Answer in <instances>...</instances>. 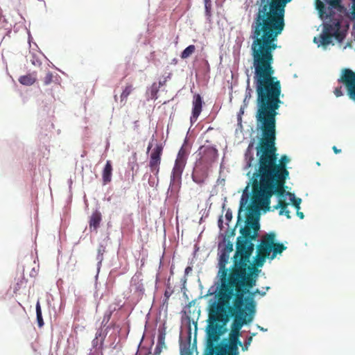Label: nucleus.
Wrapping results in <instances>:
<instances>
[{
    "instance_id": "obj_4",
    "label": "nucleus",
    "mask_w": 355,
    "mask_h": 355,
    "mask_svg": "<svg viewBox=\"0 0 355 355\" xmlns=\"http://www.w3.org/2000/svg\"><path fill=\"white\" fill-rule=\"evenodd\" d=\"M315 8L324 22L322 33L318 37H314L313 42L324 49L329 44H334L333 38L342 42L349 26L347 10L342 4V0H325V3L316 0Z\"/></svg>"
},
{
    "instance_id": "obj_18",
    "label": "nucleus",
    "mask_w": 355,
    "mask_h": 355,
    "mask_svg": "<svg viewBox=\"0 0 355 355\" xmlns=\"http://www.w3.org/2000/svg\"><path fill=\"white\" fill-rule=\"evenodd\" d=\"M10 312L15 320H19L21 317H24L26 315L24 308L20 303L13 306L10 309Z\"/></svg>"
},
{
    "instance_id": "obj_23",
    "label": "nucleus",
    "mask_w": 355,
    "mask_h": 355,
    "mask_svg": "<svg viewBox=\"0 0 355 355\" xmlns=\"http://www.w3.org/2000/svg\"><path fill=\"white\" fill-rule=\"evenodd\" d=\"M133 89L132 85L131 84H128L121 94V102H124L125 103L128 96L132 93Z\"/></svg>"
},
{
    "instance_id": "obj_40",
    "label": "nucleus",
    "mask_w": 355,
    "mask_h": 355,
    "mask_svg": "<svg viewBox=\"0 0 355 355\" xmlns=\"http://www.w3.org/2000/svg\"><path fill=\"white\" fill-rule=\"evenodd\" d=\"M192 178L193 180L198 184H200L204 182L203 179H200L198 178L196 172L192 175Z\"/></svg>"
},
{
    "instance_id": "obj_36",
    "label": "nucleus",
    "mask_w": 355,
    "mask_h": 355,
    "mask_svg": "<svg viewBox=\"0 0 355 355\" xmlns=\"http://www.w3.org/2000/svg\"><path fill=\"white\" fill-rule=\"evenodd\" d=\"M252 341V337L250 336L248 337L246 340L245 341L244 345H242V349L243 351L247 350L248 347L250 345Z\"/></svg>"
},
{
    "instance_id": "obj_31",
    "label": "nucleus",
    "mask_w": 355,
    "mask_h": 355,
    "mask_svg": "<svg viewBox=\"0 0 355 355\" xmlns=\"http://www.w3.org/2000/svg\"><path fill=\"white\" fill-rule=\"evenodd\" d=\"M205 13L208 17L211 16V0H204Z\"/></svg>"
},
{
    "instance_id": "obj_19",
    "label": "nucleus",
    "mask_w": 355,
    "mask_h": 355,
    "mask_svg": "<svg viewBox=\"0 0 355 355\" xmlns=\"http://www.w3.org/2000/svg\"><path fill=\"white\" fill-rule=\"evenodd\" d=\"M269 257L270 256H268L263 253L257 251V255L254 258V263L252 264L250 262L249 265L254 266L255 268L259 270L257 267H261L263 265L266 259Z\"/></svg>"
},
{
    "instance_id": "obj_37",
    "label": "nucleus",
    "mask_w": 355,
    "mask_h": 355,
    "mask_svg": "<svg viewBox=\"0 0 355 355\" xmlns=\"http://www.w3.org/2000/svg\"><path fill=\"white\" fill-rule=\"evenodd\" d=\"M334 94L336 97H340L343 95V91H342V86H339L335 88L334 91Z\"/></svg>"
},
{
    "instance_id": "obj_3",
    "label": "nucleus",
    "mask_w": 355,
    "mask_h": 355,
    "mask_svg": "<svg viewBox=\"0 0 355 355\" xmlns=\"http://www.w3.org/2000/svg\"><path fill=\"white\" fill-rule=\"evenodd\" d=\"M291 0H260L252 24V61L274 62L273 51L285 22V7Z\"/></svg>"
},
{
    "instance_id": "obj_9",
    "label": "nucleus",
    "mask_w": 355,
    "mask_h": 355,
    "mask_svg": "<svg viewBox=\"0 0 355 355\" xmlns=\"http://www.w3.org/2000/svg\"><path fill=\"white\" fill-rule=\"evenodd\" d=\"M338 82L345 87L349 98L355 103V72L350 69H343Z\"/></svg>"
},
{
    "instance_id": "obj_20",
    "label": "nucleus",
    "mask_w": 355,
    "mask_h": 355,
    "mask_svg": "<svg viewBox=\"0 0 355 355\" xmlns=\"http://www.w3.org/2000/svg\"><path fill=\"white\" fill-rule=\"evenodd\" d=\"M36 79L37 78L35 76L29 73L25 76H20L19 78V82L24 85L30 86L35 83Z\"/></svg>"
},
{
    "instance_id": "obj_22",
    "label": "nucleus",
    "mask_w": 355,
    "mask_h": 355,
    "mask_svg": "<svg viewBox=\"0 0 355 355\" xmlns=\"http://www.w3.org/2000/svg\"><path fill=\"white\" fill-rule=\"evenodd\" d=\"M286 249V247L280 243H275L273 244L272 255L270 257L271 259H273L276 257L278 254H281L284 250Z\"/></svg>"
},
{
    "instance_id": "obj_49",
    "label": "nucleus",
    "mask_w": 355,
    "mask_h": 355,
    "mask_svg": "<svg viewBox=\"0 0 355 355\" xmlns=\"http://www.w3.org/2000/svg\"><path fill=\"white\" fill-rule=\"evenodd\" d=\"M270 289L269 286L266 287V291H268Z\"/></svg>"
},
{
    "instance_id": "obj_46",
    "label": "nucleus",
    "mask_w": 355,
    "mask_h": 355,
    "mask_svg": "<svg viewBox=\"0 0 355 355\" xmlns=\"http://www.w3.org/2000/svg\"><path fill=\"white\" fill-rule=\"evenodd\" d=\"M225 218L227 220H230L232 218V213L227 211L225 214Z\"/></svg>"
},
{
    "instance_id": "obj_28",
    "label": "nucleus",
    "mask_w": 355,
    "mask_h": 355,
    "mask_svg": "<svg viewBox=\"0 0 355 355\" xmlns=\"http://www.w3.org/2000/svg\"><path fill=\"white\" fill-rule=\"evenodd\" d=\"M165 336L166 332L164 330H159V334L157 338V344L158 345L166 347L165 345Z\"/></svg>"
},
{
    "instance_id": "obj_32",
    "label": "nucleus",
    "mask_w": 355,
    "mask_h": 355,
    "mask_svg": "<svg viewBox=\"0 0 355 355\" xmlns=\"http://www.w3.org/2000/svg\"><path fill=\"white\" fill-rule=\"evenodd\" d=\"M248 196L247 197H244V196L243 195L241 199V201H240V207H239V214L243 211V209L245 208V205L247 204L248 202Z\"/></svg>"
},
{
    "instance_id": "obj_47",
    "label": "nucleus",
    "mask_w": 355,
    "mask_h": 355,
    "mask_svg": "<svg viewBox=\"0 0 355 355\" xmlns=\"http://www.w3.org/2000/svg\"><path fill=\"white\" fill-rule=\"evenodd\" d=\"M284 214L286 215V216L288 218H291V216H290V211L288 210H286L284 213Z\"/></svg>"
},
{
    "instance_id": "obj_39",
    "label": "nucleus",
    "mask_w": 355,
    "mask_h": 355,
    "mask_svg": "<svg viewBox=\"0 0 355 355\" xmlns=\"http://www.w3.org/2000/svg\"><path fill=\"white\" fill-rule=\"evenodd\" d=\"M136 291H139V293H141L143 294L144 292V286H143V284L141 283V282H138L137 284H136Z\"/></svg>"
},
{
    "instance_id": "obj_12",
    "label": "nucleus",
    "mask_w": 355,
    "mask_h": 355,
    "mask_svg": "<svg viewBox=\"0 0 355 355\" xmlns=\"http://www.w3.org/2000/svg\"><path fill=\"white\" fill-rule=\"evenodd\" d=\"M275 237L276 234L275 232H270L263 235L260 243L257 247V251L270 256L272 250Z\"/></svg>"
},
{
    "instance_id": "obj_17",
    "label": "nucleus",
    "mask_w": 355,
    "mask_h": 355,
    "mask_svg": "<svg viewBox=\"0 0 355 355\" xmlns=\"http://www.w3.org/2000/svg\"><path fill=\"white\" fill-rule=\"evenodd\" d=\"M112 166L110 160L106 162L105 166L102 173V179L103 184L110 183L112 180Z\"/></svg>"
},
{
    "instance_id": "obj_29",
    "label": "nucleus",
    "mask_w": 355,
    "mask_h": 355,
    "mask_svg": "<svg viewBox=\"0 0 355 355\" xmlns=\"http://www.w3.org/2000/svg\"><path fill=\"white\" fill-rule=\"evenodd\" d=\"M288 194L290 196H293V198H291L293 205L295 207V208L296 209L297 211L300 210V205L302 202V200L299 198H295L294 194H292L291 193H288Z\"/></svg>"
},
{
    "instance_id": "obj_38",
    "label": "nucleus",
    "mask_w": 355,
    "mask_h": 355,
    "mask_svg": "<svg viewBox=\"0 0 355 355\" xmlns=\"http://www.w3.org/2000/svg\"><path fill=\"white\" fill-rule=\"evenodd\" d=\"M111 315H112V312H108V313H106L104 316H103V321H102V324H103L104 325H105L110 320V318H111Z\"/></svg>"
},
{
    "instance_id": "obj_21",
    "label": "nucleus",
    "mask_w": 355,
    "mask_h": 355,
    "mask_svg": "<svg viewBox=\"0 0 355 355\" xmlns=\"http://www.w3.org/2000/svg\"><path fill=\"white\" fill-rule=\"evenodd\" d=\"M238 345L242 346L240 340H230V344L227 345L228 355H238Z\"/></svg>"
},
{
    "instance_id": "obj_5",
    "label": "nucleus",
    "mask_w": 355,
    "mask_h": 355,
    "mask_svg": "<svg viewBox=\"0 0 355 355\" xmlns=\"http://www.w3.org/2000/svg\"><path fill=\"white\" fill-rule=\"evenodd\" d=\"M226 306L213 303L209 309L207 327V355H228L227 345L217 346L220 336L223 333V327L228 321Z\"/></svg>"
},
{
    "instance_id": "obj_48",
    "label": "nucleus",
    "mask_w": 355,
    "mask_h": 355,
    "mask_svg": "<svg viewBox=\"0 0 355 355\" xmlns=\"http://www.w3.org/2000/svg\"><path fill=\"white\" fill-rule=\"evenodd\" d=\"M151 147H152V144H150L148 145V146L147 150H148V151H149V150L151 148Z\"/></svg>"
},
{
    "instance_id": "obj_1",
    "label": "nucleus",
    "mask_w": 355,
    "mask_h": 355,
    "mask_svg": "<svg viewBox=\"0 0 355 355\" xmlns=\"http://www.w3.org/2000/svg\"><path fill=\"white\" fill-rule=\"evenodd\" d=\"M272 64L271 62L252 61L257 94L256 116L262 131V138L257 148L258 168L256 172L274 174L280 179L289 175L286 165L290 159L284 155L278 159L275 146L277 111L282 101L280 99L281 83L274 76L275 71Z\"/></svg>"
},
{
    "instance_id": "obj_35",
    "label": "nucleus",
    "mask_w": 355,
    "mask_h": 355,
    "mask_svg": "<svg viewBox=\"0 0 355 355\" xmlns=\"http://www.w3.org/2000/svg\"><path fill=\"white\" fill-rule=\"evenodd\" d=\"M173 293V291L171 289L170 287H168L165 292H164V303H166L169 299V297H171V295H172Z\"/></svg>"
},
{
    "instance_id": "obj_11",
    "label": "nucleus",
    "mask_w": 355,
    "mask_h": 355,
    "mask_svg": "<svg viewBox=\"0 0 355 355\" xmlns=\"http://www.w3.org/2000/svg\"><path fill=\"white\" fill-rule=\"evenodd\" d=\"M163 153L162 145H157L152 150L150 155L149 168L151 173L155 176L158 177L159 173V166L161 164V157Z\"/></svg>"
},
{
    "instance_id": "obj_14",
    "label": "nucleus",
    "mask_w": 355,
    "mask_h": 355,
    "mask_svg": "<svg viewBox=\"0 0 355 355\" xmlns=\"http://www.w3.org/2000/svg\"><path fill=\"white\" fill-rule=\"evenodd\" d=\"M266 291H260L259 289H256L253 292H250V289L245 294H248V296L245 297V295H243V300H244V305L243 308L248 312L252 313L253 315H254L255 313V302L254 300V297L256 294H259L261 296H264L266 295Z\"/></svg>"
},
{
    "instance_id": "obj_26",
    "label": "nucleus",
    "mask_w": 355,
    "mask_h": 355,
    "mask_svg": "<svg viewBox=\"0 0 355 355\" xmlns=\"http://www.w3.org/2000/svg\"><path fill=\"white\" fill-rule=\"evenodd\" d=\"M36 315H37V320L38 323V326L42 327L44 325V320L42 315V310L40 302L37 301L36 304Z\"/></svg>"
},
{
    "instance_id": "obj_45",
    "label": "nucleus",
    "mask_w": 355,
    "mask_h": 355,
    "mask_svg": "<svg viewBox=\"0 0 355 355\" xmlns=\"http://www.w3.org/2000/svg\"><path fill=\"white\" fill-rule=\"evenodd\" d=\"M297 215L300 219H303L304 218V215L303 212L300 211L299 210L297 211Z\"/></svg>"
},
{
    "instance_id": "obj_30",
    "label": "nucleus",
    "mask_w": 355,
    "mask_h": 355,
    "mask_svg": "<svg viewBox=\"0 0 355 355\" xmlns=\"http://www.w3.org/2000/svg\"><path fill=\"white\" fill-rule=\"evenodd\" d=\"M53 75L51 72L49 71L46 73L43 78V83L44 85H49L53 82Z\"/></svg>"
},
{
    "instance_id": "obj_50",
    "label": "nucleus",
    "mask_w": 355,
    "mask_h": 355,
    "mask_svg": "<svg viewBox=\"0 0 355 355\" xmlns=\"http://www.w3.org/2000/svg\"><path fill=\"white\" fill-rule=\"evenodd\" d=\"M186 355H191V353H188V354H186Z\"/></svg>"
},
{
    "instance_id": "obj_16",
    "label": "nucleus",
    "mask_w": 355,
    "mask_h": 355,
    "mask_svg": "<svg viewBox=\"0 0 355 355\" xmlns=\"http://www.w3.org/2000/svg\"><path fill=\"white\" fill-rule=\"evenodd\" d=\"M101 220H102L101 213L98 210H96L95 211H94L89 218V224L90 229H93L94 231H95L96 232L98 228L100 226Z\"/></svg>"
},
{
    "instance_id": "obj_10",
    "label": "nucleus",
    "mask_w": 355,
    "mask_h": 355,
    "mask_svg": "<svg viewBox=\"0 0 355 355\" xmlns=\"http://www.w3.org/2000/svg\"><path fill=\"white\" fill-rule=\"evenodd\" d=\"M198 153L200 156L199 162L205 164L206 166H211L216 162L218 157V150L211 146H202L198 149Z\"/></svg>"
},
{
    "instance_id": "obj_33",
    "label": "nucleus",
    "mask_w": 355,
    "mask_h": 355,
    "mask_svg": "<svg viewBox=\"0 0 355 355\" xmlns=\"http://www.w3.org/2000/svg\"><path fill=\"white\" fill-rule=\"evenodd\" d=\"M25 281L24 278H21L17 282L15 286L14 287V293H17V291L21 288V287L24 284Z\"/></svg>"
},
{
    "instance_id": "obj_6",
    "label": "nucleus",
    "mask_w": 355,
    "mask_h": 355,
    "mask_svg": "<svg viewBox=\"0 0 355 355\" xmlns=\"http://www.w3.org/2000/svg\"><path fill=\"white\" fill-rule=\"evenodd\" d=\"M257 183L252 182V196L251 203L246 207L245 225L240 230V239H244L248 242L255 241L259 230V223L260 209L269 210L270 204H266L263 195L257 189Z\"/></svg>"
},
{
    "instance_id": "obj_8",
    "label": "nucleus",
    "mask_w": 355,
    "mask_h": 355,
    "mask_svg": "<svg viewBox=\"0 0 355 355\" xmlns=\"http://www.w3.org/2000/svg\"><path fill=\"white\" fill-rule=\"evenodd\" d=\"M275 175L259 172H254L252 175V182L257 183V189L265 198L266 204H270V199L274 193L282 196L285 192L284 185L288 177L279 179Z\"/></svg>"
},
{
    "instance_id": "obj_25",
    "label": "nucleus",
    "mask_w": 355,
    "mask_h": 355,
    "mask_svg": "<svg viewBox=\"0 0 355 355\" xmlns=\"http://www.w3.org/2000/svg\"><path fill=\"white\" fill-rule=\"evenodd\" d=\"M187 150L184 148V146H182L178 153L177 158L175 160L187 163Z\"/></svg>"
},
{
    "instance_id": "obj_24",
    "label": "nucleus",
    "mask_w": 355,
    "mask_h": 355,
    "mask_svg": "<svg viewBox=\"0 0 355 355\" xmlns=\"http://www.w3.org/2000/svg\"><path fill=\"white\" fill-rule=\"evenodd\" d=\"M196 47L194 45L191 44L187 46L181 53V58L182 59H186L191 56L195 51Z\"/></svg>"
},
{
    "instance_id": "obj_43",
    "label": "nucleus",
    "mask_w": 355,
    "mask_h": 355,
    "mask_svg": "<svg viewBox=\"0 0 355 355\" xmlns=\"http://www.w3.org/2000/svg\"><path fill=\"white\" fill-rule=\"evenodd\" d=\"M192 271V268L191 266H187L185 268L184 273L186 275H188Z\"/></svg>"
},
{
    "instance_id": "obj_44",
    "label": "nucleus",
    "mask_w": 355,
    "mask_h": 355,
    "mask_svg": "<svg viewBox=\"0 0 355 355\" xmlns=\"http://www.w3.org/2000/svg\"><path fill=\"white\" fill-rule=\"evenodd\" d=\"M332 150H334V153H336V154H338L341 152V150L337 148V147L336 146H334L332 147Z\"/></svg>"
},
{
    "instance_id": "obj_13",
    "label": "nucleus",
    "mask_w": 355,
    "mask_h": 355,
    "mask_svg": "<svg viewBox=\"0 0 355 355\" xmlns=\"http://www.w3.org/2000/svg\"><path fill=\"white\" fill-rule=\"evenodd\" d=\"M186 163L176 161L172 170L171 175L170 186L172 189H179L182 182V174L185 167Z\"/></svg>"
},
{
    "instance_id": "obj_41",
    "label": "nucleus",
    "mask_w": 355,
    "mask_h": 355,
    "mask_svg": "<svg viewBox=\"0 0 355 355\" xmlns=\"http://www.w3.org/2000/svg\"><path fill=\"white\" fill-rule=\"evenodd\" d=\"M163 348H164V347L157 345V346L155 349V354L159 355L162 352Z\"/></svg>"
},
{
    "instance_id": "obj_2",
    "label": "nucleus",
    "mask_w": 355,
    "mask_h": 355,
    "mask_svg": "<svg viewBox=\"0 0 355 355\" xmlns=\"http://www.w3.org/2000/svg\"><path fill=\"white\" fill-rule=\"evenodd\" d=\"M236 252L233 257V265L226 268L230 254L220 252L218 261V277L220 281L218 303L228 306L234 295L246 293L256 285L259 270L254 266L249 265L254 245L244 239L237 238Z\"/></svg>"
},
{
    "instance_id": "obj_42",
    "label": "nucleus",
    "mask_w": 355,
    "mask_h": 355,
    "mask_svg": "<svg viewBox=\"0 0 355 355\" xmlns=\"http://www.w3.org/2000/svg\"><path fill=\"white\" fill-rule=\"evenodd\" d=\"M352 15L353 16V18L355 19V0H354L352 2Z\"/></svg>"
},
{
    "instance_id": "obj_27",
    "label": "nucleus",
    "mask_w": 355,
    "mask_h": 355,
    "mask_svg": "<svg viewBox=\"0 0 355 355\" xmlns=\"http://www.w3.org/2000/svg\"><path fill=\"white\" fill-rule=\"evenodd\" d=\"M288 203L282 199H279L277 205L274 207L275 209L280 208L279 215H282L287 209Z\"/></svg>"
},
{
    "instance_id": "obj_15",
    "label": "nucleus",
    "mask_w": 355,
    "mask_h": 355,
    "mask_svg": "<svg viewBox=\"0 0 355 355\" xmlns=\"http://www.w3.org/2000/svg\"><path fill=\"white\" fill-rule=\"evenodd\" d=\"M202 98L200 94H196L193 96V109H192V116L191 117V121L193 122L197 120L200 114L202 112Z\"/></svg>"
},
{
    "instance_id": "obj_7",
    "label": "nucleus",
    "mask_w": 355,
    "mask_h": 355,
    "mask_svg": "<svg viewBox=\"0 0 355 355\" xmlns=\"http://www.w3.org/2000/svg\"><path fill=\"white\" fill-rule=\"evenodd\" d=\"M245 293H240L234 295L233 305L230 306V303L226 307V314L227 311L234 317V322L232 324V329L229 335V340H239L240 329L243 324L250 322L254 315L248 312L243 308L244 300L243 295Z\"/></svg>"
},
{
    "instance_id": "obj_34",
    "label": "nucleus",
    "mask_w": 355,
    "mask_h": 355,
    "mask_svg": "<svg viewBox=\"0 0 355 355\" xmlns=\"http://www.w3.org/2000/svg\"><path fill=\"white\" fill-rule=\"evenodd\" d=\"M221 251L227 254H230V252L233 251V244L230 242H228Z\"/></svg>"
}]
</instances>
